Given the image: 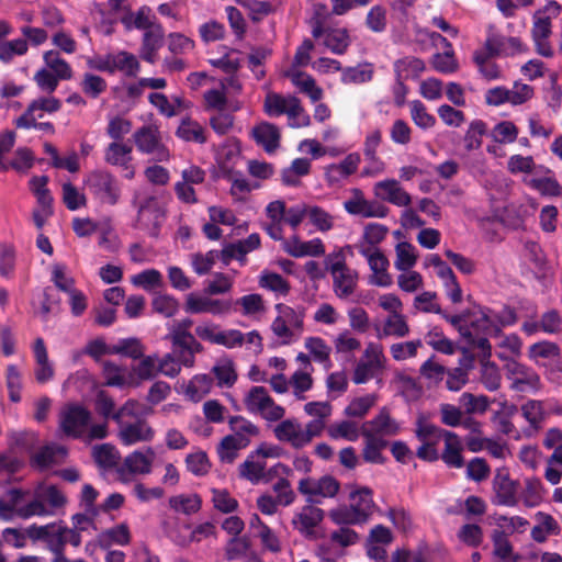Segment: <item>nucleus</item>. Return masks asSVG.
Returning a JSON list of instances; mask_svg holds the SVG:
<instances>
[{"label":"nucleus","instance_id":"obj_1","mask_svg":"<svg viewBox=\"0 0 562 562\" xmlns=\"http://www.w3.org/2000/svg\"><path fill=\"white\" fill-rule=\"evenodd\" d=\"M89 409L77 403L63 406L59 412V429L70 438L101 440L108 437L109 426L105 422L92 424Z\"/></svg>","mask_w":562,"mask_h":562},{"label":"nucleus","instance_id":"obj_2","mask_svg":"<svg viewBox=\"0 0 562 562\" xmlns=\"http://www.w3.org/2000/svg\"><path fill=\"white\" fill-rule=\"evenodd\" d=\"M346 247H340L324 259L326 270L333 280V291L342 301L358 302L359 272L346 263Z\"/></svg>","mask_w":562,"mask_h":562},{"label":"nucleus","instance_id":"obj_3","mask_svg":"<svg viewBox=\"0 0 562 562\" xmlns=\"http://www.w3.org/2000/svg\"><path fill=\"white\" fill-rule=\"evenodd\" d=\"M88 193L103 205H116L122 195L117 178L105 169L90 171L83 179Z\"/></svg>","mask_w":562,"mask_h":562},{"label":"nucleus","instance_id":"obj_4","mask_svg":"<svg viewBox=\"0 0 562 562\" xmlns=\"http://www.w3.org/2000/svg\"><path fill=\"white\" fill-rule=\"evenodd\" d=\"M315 15L312 19V35L323 38V44L333 54L342 55L350 46L351 40L347 29H325L324 21L327 16V8L324 4L314 5Z\"/></svg>","mask_w":562,"mask_h":562},{"label":"nucleus","instance_id":"obj_5","mask_svg":"<svg viewBox=\"0 0 562 562\" xmlns=\"http://www.w3.org/2000/svg\"><path fill=\"white\" fill-rule=\"evenodd\" d=\"M385 363L386 358L382 345L374 341L368 342L353 368L352 382L364 384L373 379H379L385 369Z\"/></svg>","mask_w":562,"mask_h":562},{"label":"nucleus","instance_id":"obj_6","mask_svg":"<svg viewBox=\"0 0 562 562\" xmlns=\"http://www.w3.org/2000/svg\"><path fill=\"white\" fill-rule=\"evenodd\" d=\"M468 325L471 327L473 340H464L469 346L481 350L484 357H490L491 345L487 337L497 336V328L493 325L490 317V308L480 307L477 312H473L471 317H468Z\"/></svg>","mask_w":562,"mask_h":562},{"label":"nucleus","instance_id":"obj_7","mask_svg":"<svg viewBox=\"0 0 562 562\" xmlns=\"http://www.w3.org/2000/svg\"><path fill=\"white\" fill-rule=\"evenodd\" d=\"M133 139L139 153L151 156L155 161H167L169 149L162 143L159 127L155 124L143 125L133 134Z\"/></svg>","mask_w":562,"mask_h":562},{"label":"nucleus","instance_id":"obj_8","mask_svg":"<svg viewBox=\"0 0 562 562\" xmlns=\"http://www.w3.org/2000/svg\"><path fill=\"white\" fill-rule=\"evenodd\" d=\"M155 457L156 452L151 447L133 451L126 456L123 462L117 467V479L123 483H128L134 475L151 473Z\"/></svg>","mask_w":562,"mask_h":562},{"label":"nucleus","instance_id":"obj_9","mask_svg":"<svg viewBox=\"0 0 562 562\" xmlns=\"http://www.w3.org/2000/svg\"><path fill=\"white\" fill-rule=\"evenodd\" d=\"M355 248L368 261L372 274L369 277L371 285L389 288L393 279L387 272L390 262L379 248H367L363 245L346 246V249Z\"/></svg>","mask_w":562,"mask_h":562},{"label":"nucleus","instance_id":"obj_10","mask_svg":"<svg viewBox=\"0 0 562 562\" xmlns=\"http://www.w3.org/2000/svg\"><path fill=\"white\" fill-rule=\"evenodd\" d=\"M505 374L510 381V389L521 393H536L540 389V376L530 367L515 360L505 364Z\"/></svg>","mask_w":562,"mask_h":562},{"label":"nucleus","instance_id":"obj_11","mask_svg":"<svg viewBox=\"0 0 562 562\" xmlns=\"http://www.w3.org/2000/svg\"><path fill=\"white\" fill-rule=\"evenodd\" d=\"M245 405L250 413L260 414L265 419L278 422L281 407L276 405L263 386H254L245 397Z\"/></svg>","mask_w":562,"mask_h":562},{"label":"nucleus","instance_id":"obj_12","mask_svg":"<svg viewBox=\"0 0 562 562\" xmlns=\"http://www.w3.org/2000/svg\"><path fill=\"white\" fill-rule=\"evenodd\" d=\"M299 490L306 496L310 503L319 504L322 498L336 496L339 491V483L329 475H325L318 480L308 477L300 481Z\"/></svg>","mask_w":562,"mask_h":562},{"label":"nucleus","instance_id":"obj_13","mask_svg":"<svg viewBox=\"0 0 562 562\" xmlns=\"http://www.w3.org/2000/svg\"><path fill=\"white\" fill-rule=\"evenodd\" d=\"M344 209L350 215L366 218H383L387 214V209L379 201L368 200L359 189H352L351 196L344 202Z\"/></svg>","mask_w":562,"mask_h":562},{"label":"nucleus","instance_id":"obj_14","mask_svg":"<svg viewBox=\"0 0 562 562\" xmlns=\"http://www.w3.org/2000/svg\"><path fill=\"white\" fill-rule=\"evenodd\" d=\"M167 338L172 342L173 351L181 359L183 367H193L195 353L202 350V346L191 331H180L169 328Z\"/></svg>","mask_w":562,"mask_h":562},{"label":"nucleus","instance_id":"obj_15","mask_svg":"<svg viewBox=\"0 0 562 562\" xmlns=\"http://www.w3.org/2000/svg\"><path fill=\"white\" fill-rule=\"evenodd\" d=\"M165 218V212L154 198H148L138 209L137 226L145 229L149 236L157 237Z\"/></svg>","mask_w":562,"mask_h":562},{"label":"nucleus","instance_id":"obj_16","mask_svg":"<svg viewBox=\"0 0 562 562\" xmlns=\"http://www.w3.org/2000/svg\"><path fill=\"white\" fill-rule=\"evenodd\" d=\"M283 78H288L297 92L308 97L313 103L324 97V90L317 86L315 79L297 67H289L283 70Z\"/></svg>","mask_w":562,"mask_h":562},{"label":"nucleus","instance_id":"obj_17","mask_svg":"<svg viewBox=\"0 0 562 562\" xmlns=\"http://www.w3.org/2000/svg\"><path fill=\"white\" fill-rule=\"evenodd\" d=\"M232 303L227 300L212 299L206 295L190 293L187 296L184 310L190 314L209 313L222 315L231 310Z\"/></svg>","mask_w":562,"mask_h":562},{"label":"nucleus","instance_id":"obj_18","mask_svg":"<svg viewBox=\"0 0 562 562\" xmlns=\"http://www.w3.org/2000/svg\"><path fill=\"white\" fill-rule=\"evenodd\" d=\"M373 329L375 337L380 340L389 337L404 338L411 331L406 316L402 312L387 314L382 321L374 322Z\"/></svg>","mask_w":562,"mask_h":562},{"label":"nucleus","instance_id":"obj_19","mask_svg":"<svg viewBox=\"0 0 562 562\" xmlns=\"http://www.w3.org/2000/svg\"><path fill=\"white\" fill-rule=\"evenodd\" d=\"M400 429V423L391 417L386 407H383L374 418L362 424L361 435L379 436L384 439L397 435Z\"/></svg>","mask_w":562,"mask_h":562},{"label":"nucleus","instance_id":"obj_20","mask_svg":"<svg viewBox=\"0 0 562 562\" xmlns=\"http://www.w3.org/2000/svg\"><path fill=\"white\" fill-rule=\"evenodd\" d=\"M283 250L294 258L321 257L325 255V245L318 237L303 240L297 235L283 240Z\"/></svg>","mask_w":562,"mask_h":562},{"label":"nucleus","instance_id":"obj_21","mask_svg":"<svg viewBox=\"0 0 562 562\" xmlns=\"http://www.w3.org/2000/svg\"><path fill=\"white\" fill-rule=\"evenodd\" d=\"M373 193L379 200L400 207H406L412 202L409 193L395 179H385L376 182L373 187Z\"/></svg>","mask_w":562,"mask_h":562},{"label":"nucleus","instance_id":"obj_22","mask_svg":"<svg viewBox=\"0 0 562 562\" xmlns=\"http://www.w3.org/2000/svg\"><path fill=\"white\" fill-rule=\"evenodd\" d=\"M117 437L125 446L150 441L155 435L145 419H137L133 423L122 422L117 424Z\"/></svg>","mask_w":562,"mask_h":562},{"label":"nucleus","instance_id":"obj_23","mask_svg":"<svg viewBox=\"0 0 562 562\" xmlns=\"http://www.w3.org/2000/svg\"><path fill=\"white\" fill-rule=\"evenodd\" d=\"M525 183L542 196L554 198L562 194V187L553 172L543 166L539 167L538 173L525 179Z\"/></svg>","mask_w":562,"mask_h":562},{"label":"nucleus","instance_id":"obj_24","mask_svg":"<svg viewBox=\"0 0 562 562\" xmlns=\"http://www.w3.org/2000/svg\"><path fill=\"white\" fill-rule=\"evenodd\" d=\"M493 486L497 505L513 507L518 504V483L510 480L507 473L498 471Z\"/></svg>","mask_w":562,"mask_h":562},{"label":"nucleus","instance_id":"obj_25","mask_svg":"<svg viewBox=\"0 0 562 562\" xmlns=\"http://www.w3.org/2000/svg\"><path fill=\"white\" fill-rule=\"evenodd\" d=\"M33 353L35 360L34 376L37 383L45 384L53 380L55 369L48 359L47 349L44 339L38 337L33 345Z\"/></svg>","mask_w":562,"mask_h":562},{"label":"nucleus","instance_id":"obj_26","mask_svg":"<svg viewBox=\"0 0 562 562\" xmlns=\"http://www.w3.org/2000/svg\"><path fill=\"white\" fill-rule=\"evenodd\" d=\"M66 456L67 450L64 446L50 442L32 453L31 464L40 470H46L50 467L60 464L65 460Z\"/></svg>","mask_w":562,"mask_h":562},{"label":"nucleus","instance_id":"obj_27","mask_svg":"<svg viewBox=\"0 0 562 562\" xmlns=\"http://www.w3.org/2000/svg\"><path fill=\"white\" fill-rule=\"evenodd\" d=\"M361 161L358 153L347 155L340 162L329 165L325 170V177L329 184H337L353 175Z\"/></svg>","mask_w":562,"mask_h":562},{"label":"nucleus","instance_id":"obj_28","mask_svg":"<svg viewBox=\"0 0 562 562\" xmlns=\"http://www.w3.org/2000/svg\"><path fill=\"white\" fill-rule=\"evenodd\" d=\"M324 518V510L315 506H304L292 519L293 527L306 537L315 533V528Z\"/></svg>","mask_w":562,"mask_h":562},{"label":"nucleus","instance_id":"obj_29","mask_svg":"<svg viewBox=\"0 0 562 562\" xmlns=\"http://www.w3.org/2000/svg\"><path fill=\"white\" fill-rule=\"evenodd\" d=\"M484 47L496 57H509L524 52V44L514 36L492 35Z\"/></svg>","mask_w":562,"mask_h":562},{"label":"nucleus","instance_id":"obj_30","mask_svg":"<svg viewBox=\"0 0 562 562\" xmlns=\"http://www.w3.org/2000/svg\"><path fill=\"white\" fill-rule=\"evenodd\" d=\"M359 518L367 522L374 509L372 491L368 487L356 488L349 494V504Z\"/></svg>","mask_w":562,"mask_h":562},{"label":"nucleus","instance_id":"obj_31","mask_svg":"<svg viewBox=\"0 0 562 562\" xmlns=\"http://www.w3.org/2000/svg\"><path fill=\"white\" fill-rule=\"evenodd\" d=\"M251 137L257 145L261 146L267 153L274 151L279 145V128L268 122H261L252 127Z\"/></svg>","mask_w":562,"mask_h":562},{"label":"nucleus","instance_id":"obj_32","mask_svg":"<svg viewBox=\"0 0 562 562\" xmlns=\"http://www.w3.org/2000/svg\"><path fill=\"white\" fill-rule=\"evenodd\" d=\"M463 443L460 437L450 431L446 434L445 449L440 454V459L450 468H462L464 460L462 457Z\"/></svg>","mask_w":562,"mask_h":562},{"label":"nucleus","instance_id":"obj_33","mask_svg":"<svg viewBox=\"0 0 562 562\" xmlns=\"http://www.w3.org/2000/svg\"><path fill=\"white\" fill-rule=\"evenodd\" d=\"M283 114L288 116V125L294 128L308 126L311 123V117L300 99L293 95H283Z\"/></svg>","mask_w":562,"mask_h":562},{"label":"nucleus","instance_id":"obj_34","mask_svg":"<svg viewBox=\"0 0 562 562\" xmlns=\"http://www.w3.org/2000/svg\"><path fill=\"white\" fill-rule=\"evenodd\" d=\"M447 432L450 431L429 423L424 417L416 420L415 436L423 445L437 448L441 440L445 441Z\"/></svg>","mask_w":562,"mask_h":562},{"label":"nucleus","instance_id":"obj_35","mask_svg":"<svg viewBox=\"0 0 562 562\" xmlns=\"http://www.w3.org/2000/svg\"><path fill=\"white\" fill-rule=\"evenodd\" d=\"M104 160L111 166L131 168L132 146L122 142H112L104 150Z\"/></svg>","mask_w":562,"mask_h":562},{"label":"nucleus","instance_id":"obj_36","mask_svg":"<svg viewBox=\"0 0 562 562\" xmlns=\"http://www.w3.org/2000/svg\"><path fill=\"white\" fill-rule=\"evenodd\" d=\"M111 74L121 71L126 77H136L140 65L136 56L126 50L110 53Z\"/></svg>","mask_w":562,"mask_h":562},{"label":"nucleus","instance_id":"obj_37","mask_svg":"<svg viewBox=\"0 0 562 562\" xmlns=\"http://www.w3.org/2000/svg\"><path fill=\"white\" fill-rule=\"evenodd\" d=\"M441 423L449 427H458L462 425L471 431H476L481 428V424L472 420L471 418L463 419L461 409L451 404H442L440 406Z\"/></svg>","mask_w":562,"mask_h":562},{"label":"nucleus","instance_id":"obj_38","mask_svg":"<svg viewBox=\"0 0 562 562\" xmlns=\"http://www.w3.org/2000/svg\"><path fill=\"white\" fill-rule=\"evenodd\" d=\"M130 541L131 533L125 524L105 529L98 536V543L102 549H109L112 546H126Z\"/></svg>","mask_w":562,"mask_h":562},{"label":"nucleus","instance_id":"obj_39","mask_svg":"<svg viewBox=\"0 0 562 562\" xmlns=\"http://www.w3.org/2000/svg\"><path fill=\"white\" fill-rule=\"evenodd\" d=\"M27 492L20 488H11L0 497V518L3 520H12L18 517L20 503Z\"/></svg>","mask_w":562,"mask_h":562},{"label":"nucleus","instance_id":"obj_40","mask_svg":"<svg viewBox=\"0 0 562 562\" xmlns=\"http://www.w3.org/2000/svg\"><path fill=\"white\" fill-rule=\"evenodd\" d=\"M496 57L485 47L475 50L473 55L474 63L476 64L480 74L486 80H495L502 77V70L498 65L493 60Z\"/></svg>","mask_w":562,"mask_h":562},{"label":"nucleus","instance_id":"obj_41","mask_svg":"<svg viewBox=\"0 0 562 562\" xmlns=\"http://www.w3.org/2000/svg\"><path fill=\"white\" fill-rule=\"evenodd\" d=\"M8 439L11 448L27 453H34V449L40 443L38 434L33 430H10Z\"/></svg>","mask_w":562,"mask_h":562},{"label":"nucleus","instance_id":"obj_42","mask_svg":"<svg viewBox=\"0 0 562 562\" xmlns=\"http://www.w3.org/2000/svg\"><path fill=\"white\" fill-rule=\"evenodd\" d=\"M425 68L424 60L414 56H406L394 64L396 77L404 80L418 78Z\"/></svg>","mask_w":562,"mask_h":562},{"label":"nucleus","instance_id":"obj_43","mask_svg":"<svg viewBox=\"0 0 562 562\" xmlns=\"http://www.w3.org/2000/svg\"><path fill=\"white\" fill-rule=\"evenodd\" d=\"M492 541L496 562H518V555L514 553L513 546L504 531L494 530Z\"/></svg>","mask_w":562,"mask_h":562},{"label":"nucleus","instance_id":"obj_44","mask_svg":"<svg viewBox=\"0 0 562 562\" xmlns=\"http://www.w3.org/2000/svg\"><path fill=\"white\" fill-rule=\"evenodd\" d=\"M176 135L184 142H193L196 144H204L206 142L204 127L190 117L181 120Z\"/></svg>","mask_w":562,"mask_h":562},{"label":"nucleus","instance_id":"obj_45","mask_svg":"<svg viewBox=\"0 0 562 562\" xmlns=\"http://www.w3.org/2000/svg\"><path fill=\"white\" fill-rule=\"evenodd\" d=\"M311 167L310 159L295 158L288 168L283 169V186H300L301 178L310 173Z\"/></svg>","mask_w":562,"mask_h":562},{"label":"nucleus","instance_id":"obj_46","mask_svg":"<svg viewBox=\"0 0 562 562\" xmlns=\"http://www.w3.org/2000/svg\"><path fill=\"white\" fill-rule=\"evenodd\" d=\"M92 457L95 463L104 469H113L120 465V453L117 449L110 443L97 445L92 448Z\"/></svg>","mask_w":562,"mask_h":562},{"label":"nucleus","instance_id":"obj_47","mask_svg":"<svg viewBox=\"0 0 562 562\" xmlns=\"http://www.w3.org/2000/svg\"><path fill=\"white\" fill-rule=\"evenodd\" d=\"M303 315L283 306V345L290 344L301 333Z\"/></svg>","mask_w":562,"mask_h":562},{"label":"nucleus","instance_id":"obj_48","mask_svg":"<svg viewBox=\"0 0 562 562\" xmlns=\"http://www.w3.org/2000/svg\"><path fill=\"white\" fill-rule=\"evenodd\" d=\"M266 462L258 459H246L239 465L240 476L249 480L252 483H258L259 481H269L272 477L270 472L265 471Z\"/></svg>","mask_w":562,"mask_h":562},{"label":"nucleus","instance_id":"obj_49","mask_svg":"<svg viewBox=\"0 0 562 562\" xmlns=\"http://www.w3.org/2000/svg\"><path fill=\"white\" fill-rule=\"evenodd\" d=\"M266 213L267 217L262 222L265 231L274 240H281V201L269 203Z\"/></svg>","mask_w":562,"mask_h":562},{"label":"nucleus","instance_id":"obj_50","mask_svg":"<svg viewBox=\"0 0 562 562\" xmlns=\"http://www.w3.org/2000/svg\"><path fill=\"white\" fill-rule=\"evenodd\" d=\"M170 507L184 515L198 513L202 507V499L198 494H180L169 498Z\"/></svg>","mask_w":562,"mask_h":562},{"label":"nucleus","instance_id":"obj_51","mask_svg":"<svg viewBox=\"0 0 562 562\" xmlns=\"http://www.w3.org/2000/svg\"><path fill=\"white\" fill-rule=\"evenodd\" d=\"M373 67L370 64H360L355 67L341 68V82L361 85L372 80Z\"/></svg>","mask_w":562,"mask_h":562},{"label":"nucleus","instance_id":"obj_52","mask_svg":"<svg viewBox=\"0 0 562 562\" xmlns=\"http://www.w3.org/2000/svg\"><path fill=\"white\" fill-rule=\"evenodd\" d=\"M247 442L244 439L232 437L231 435L225 436L217 446V454L222 462H233L238 451L245 449Z\"/></svg>","mask_w":562,"mask_h":562},{"label":"nucleus","instance_id":"obj_53","mask_svg":"<svg viewBox=\"0 0 562 562\" xmlns=\"http://www.w3.org/2000/svg\"><path fill=\"white\" fill-rule=\"evenodd\" d=\"M213 386V379L207 374L194 375L186 389V395L193 402L201 401L210 393Z\"/></svg>","mask_w":562,"mask_h":562},{"label":"nucleus","instance_id":"obj_54","mask_svg":"<svg viewBox=\"0 0 562 562\" xmlns=\"http://www.w3.org/2000/svg\"><path fill=\"white\" fill-rule=\"evenodd\" d=\"M395 254L394 267L400 271H408L417 262L416 248L407 241L398 243L395 247Z\"/></svg>","mask_w":562,"mask_h":562},{"label":"nucleus","instance_id":"obj_55","mask_svg":"<svg viewBox=\"0 0 562 562\" xmlns=\"http://www.w3.org/2000/svg\"><path fill=\"white\" fill-rule=\"evenodd\" d=\"M538 166L532 156L513 155L507 160V170L514 175H527L532 177L538 173Z\"/></svg>","mask_w":562,"mask_h":562},{"label":"nucleus","instance_id":"obj_56","mask_svg":"<svg viewBox=\"0 0 562 562\" xmlns=\"http://www.w3.org/2000/svg\"><path fill=\"white\" fill-rule=\"evenodd\" d=\"M29 52V43L26 40L19 37L14 40H5L0 43V61L4 64L11 63L16 56H24Z\"/></svg>","mask_w":562,"mask_h":562},{"label":"nucleus","instance_id":"obj_57","mask_svg":"<svg viewBox=\"0 0 562 562\" xmlns=\"http://www.w3.org/2000/svg\"><path fill=\"white\" fill-rule=\"evenodd\" d=\"M228 424L233 431L231 436L244 439L247 446L250 443L251 438L258 435V427L243 416L231 417Z\"/></svg>","mask_w":562,"mask_h":562},{"label":"nucleus","instance_id":"obj_58","mask_svg":"<svg viewBox=\"0 0 562 562\" xmlns=\"http://www.w3.org/2000/svg\"><path fill=\"white\" fill-rule=\"evenodd\" d=\"M151 412L153 409L150 407L142 405L135 400H128L115 412L113 420L116 424H121L126 416L134 417L136 420L144 419V417Z\"/></svg>","mask_w":562,"mask_h":562},{"label":"nucleus","instance_id":"obj_59","mask_svg":"<svg viewBox=\"0 0 562 562\" xmlns=\"http://www.w3.org/2000/svg\"><path fill=\"white\" fill-rule=\"evenodd\" d=\"M333 344L336 353L341 355L345 358L351 357L361 347L360 340L349 330H344L338 334L333 340Z\"/></svg>","mask_w":562,"mask_h":562},{"label":"nucleus","instance_id":"obj_60","mask_svg":"<svg viewBox=\"0 0 562 562\" xmlns=\"http://www.w3.org/2000/svg\"><path fill=\"white\" fill-rule=\"evenodd\" d=\"M4 378L10 401L19 403L21 401V391L23 387L21 371L15 364H8Z\"/></svg>","mask_w":562,"mask_h":562},{"label":"nucleus","instance_id":"obj_61","mask_svg":"<svg viewBox=\"0 0 562 562\" xmlns=\"http://www.w3.org/2000/svg\"><path fill=\"white\" fill-rule=\"evenodd\" d=\"M305 348L314 361L322 364H330V346L321 337H308L305 339Z\"/></svg>","mask_w":562,"mask_h":562},{"label":"nucleus","instance_id":"obj_62","mask_svg":"<svg viewBox=\"0 0 562 562\" xmlns=\"http://www.w3.org/2000/svg\"><path fill=\"white\" fill-rule=\"evenodd\" d=\"M43 58L49 71L59 79L67 80L71 78V68L69 64L60 57L58 52L48 50L44 54Z\"/></svg>","mask_w":562,"mask_h":562},{"label":"nucleus","instance_id":"obj_63","mask_svg":"<svg viewBox=\"0 0 562 562\" xmlns=\"http://www.w3.org/2000/svg\"><path fill=\"white\" fill-rule=\"evenodd\" d=\"M328 434L334 439H346L348 441H357L361 435V428L351 420H342L329 426Z\"/></svg>","mask_w":562,"mask_h":562},{"label":"nucleus","instance_id":"obj_64","mask_svg":"<svg viewBox=\"0 0 562 562\" xmlns=\"http://www.w3.org/2000/svg\"><path fill=\"white\" fill-rule=\"evenodd\" d=\"M307 218L315 229L321 233L329 232L335 226V217L319 206H310Z\"/></svg>","mask_w":562,"mask_h":562}]
</instances>
